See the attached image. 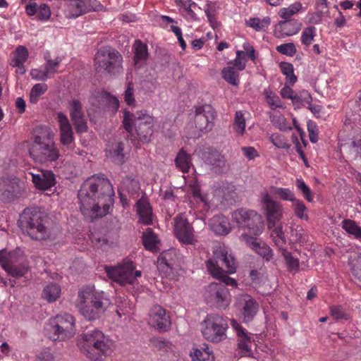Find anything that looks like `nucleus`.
Here are the masks:
<instances>
[{
    "instance_id": "nucleus-1",
    "label": "nucleus",
    "mask_w": 361,
    "mask_h": 361,
    "mask_svg": "<svg viewBox=\"0 0 361 361\" xmlns=\"http://www.w3.org/2000/svg\"><path fill=\"white\" fill-rule=\"evenodd\" d=\"M113 185L104 174L88 178L82 184L78 197L82 214L90 219L107 214L114 203Z\"/></svg>"
},
{
    "instance_id": "nucleus-2",
    "label": "nucleus",
    "mask_w": 361,
    "mask_h": 361,
    "mask_svg": "<svg viewBox=\"0 0 361 361\" xmlns=\"http://www.w3.org/2000/svg\"><path fill=\"white\" fill-rule=\"evenodd\" d=\"M27 149L30 158L39 164L53 162L59 157V150L54 142V133L47 126L35 128Z\"/></svg>"
},
{
    "instance_id": "nucleus-3",
    "label": "nucleus",
    "mask_w": 361,
    "mask_h": 361,
    "mask_svg": "<svg viewBox=\"0 0 361 361\" xmlns=\"http://www.w3.org/2000/svg\"><path fill=\"white\" fill-rule=\"evenodd\" d=\"M20 225L30 238L39 241L53 240L59 232L57 227L50 226L47 215L37 207L25 209Z\"/></svg>"
},
{
    "instance_id": "nucleus-4",
    "label": "nucleus",
    "mask_w": 361,
    "mask_h": 361,
    "mask_svg": "<svg viewBox=\"0 0 361 361\" xmlns=\"http://www.w3.org/2000/svg\"><path fill=\"white\" fill-rule=\"evenodd\" d=\"M77 345L80 352L92 361H103L115 350L114 341L98 329L80 334Z\"/></svg>"
},
{
    "instance_id": "nucleus-5",
    "label": "nucleus",
    "mask_w": 361,
    "mask_h": 361,
    "mask_svg": "<svg viewBox=\"0 0 361 361\" xmlns=\"http://www.w3.org/2000/svg\"><path fill=\"white\" fill-rule=\"evenodd\" d=\"M206 267L209 274L223 282L225 286L237 287V281L227 275V274L235 272L237 264L235 258L228 252L226 247H216L213 250V258L206 262Z\"/></svg>"
},
{
    "instance_id": "nucleus-6",
    "label": "nucleus",
    "mask_w": 361,
    "mask_h": 361,
    "mask_svg": "<svg viewBox=\"0 0 361 361\" xmlns=\"http://www.w3.org/2000/svg\"><path fill=\"white\" fill-rule=\"evenodd\" d=\"M156 122L155 117L145 109L135 113L125 111L123 114V125L125 130L132 137L144 143L151 141Z\"/></svg>"
},
{
    "instance_id": "nucleus-7",
    "label": "nucleus",
    "mask_w": 361,
    "mask_h": 361,
    "mask_svg": "<svg viewBox=\"0 0 361 361\" xmlns=\"http://www.w3.org/2000/svg\"><path fill=\"white\" fill-rule=\"evenodd\" d=\"M228 324L226 319L218 314H207L200 324L203 338L211 343H219L227 338Z\"/></svg>"
},
{
    "instance_id": "nucleus-8",
    "label": "nucleus",
    "mask_w": 361,
    "mask_h": 361,
    "mask_svg": "<svg viewBox=\"0 0 361 361\" xmlns=\"http://www.w3.org/2000/svg\"><path fill=\"white\" fill-rule=\"evenodd\" d=\"M47 331L53 341L68 340L75 334V319L68 313L59 314L49 319Z\"/></svg>"
},
{
    "instance_id": "nucleus-9",
    "label": "nucleus",
    "mask_w": 361,
    "mask_h": 361,
    "mask_svg": "<svg viewBox=\"0 0 361 361\" xmlns=\"http://www.w3.org/2000/svg\"><path fill=\"white\" fill-rule=\"evenodd\" d=\"M94 62L97 72L115 75L123 71V56L114 49L105 48L98 50Z\"/></svg>"
},
{
    "instance_id": "nucleus-10",
    "label": "nucleus",
    "mask_w": 361,
    "mask_h": 361,
    "mask_svg": "<svg viewBox=\"0 0 361 361\" xmlns=\"http://www.w3.org/2000/svg\"><path fill=\"white\" fill-rule=\"evenodd\" d=\"M0 265L8 275L16 278L23 276L29 270L28 260L19 249L11 252L1 250Z\"/></svg>"
},
{
    "instance_id": "nucleus-11",
    "label": "nucleus",
    "mask_w": 361,
    "mask_h": 361,
    "mask_svg": "<svg viewBox=\"0 0 361 361\" xmlns=\"http://www.w3.org/2000/svg\"><path fill=\"white\" fill-rule=\"evenodd\" d=\"M135 269L134 263L130 260H125L116 267L104 266L107 276L121 286L133 284L137 278L141 276V271H135Z\"/></svg>"
},
{
    "instance_id": "nucleus-12",
    "label": "nucleus",
    "mask_w": 361,
    "mask_h": 361,
    "mask_svg": "<svg viewBox=\"0 0 361 361\" xmlns=\"http://www.w3.org/2000/svg\"><path fill=\"white\" fill-rule=\"evenodd\" d=\"M232 219L240 226L247 228L254 235H259L264 231L262 217L255 210L237 209L232 213Z\"/></svg>"
},
{
    "instance_id": "nucleus-13",
    "label": "nucleus",
    "mask_w": 361,
    "mask_h": 361,
    "mask_svg": "<svg viewBox=\"0 0 361 361\" xmlns=\"http://www.w3.org/2000/svg\"><path fill=\"white\" fill-rule=\"evenodd\" d=\"M259 203L268 228L280 222L283 216V207L280 202L274 200L267 191H263L260 194Z\"/></svg>"
},
{
    "instance_id": "nucleus-14",
    "label": "nucleus",
    "mask_w": 361,
    "mask_h": 361,
    "mask_svg": "<svg viewBox=\"0 0 361 361\" xmlns=\"http://www.w3.org/2000/svg\"><path fill=\"white\" fill-rule=\"evenodd\" d=\"M204 298L207 304L214 305L219 310H226L231 302L229 290L224 285L214 282L206 288Z\"/></svg>"
},
{
    "instance_id": "nucleus-15",
    "label": "nucleus",
    "mask_w": 361,
    "mask_h": 361,
    "mask_svg": "<svg viewBox=\"0 0 361 361\" xmlns=\"http://www.w3.org/2000/svg\"><path fill=\"white\" fill-rule=\"evenodd\" d=\"M233 306L239 312L240 317L244 323L251 322L259 308L257 300L247 293H240L236 295Z\"/></svg>"
},
{
    "instance_id": "nucleus-16",
    "label": "nucleus",
    "mask_w": 361,
    "mask_h": 361,
    "mask_svg": "<svg viewBox=\"0 0 361 361\" xmlns=\"http://www.w3.org/2000/svg\"><path fill=\"white\" fill-rule=\"evenodd\" d=\"M173 232L176 238L182 244L194 245L198 241L193 226L183 214L173 219Z\"/></svg>"
},
{
    "instance_id": "nucleus-17",
    "label": "nucleus",
    "mask_w": 361,
    "mask_h": 361,
    "mask_svg": "<svg viewBox=\"0 0 361 361\" xmlns=\"http://www.w3.org/2000/svg\"><path fill=\"white\" fill-rule=\"evenodd\" d=\"M95 0H64L61 11L68 19H75L94 10Z\"/></svg>"
},
{
    "instance_id": "nucleus-18",
    "label": "nucleus",
    "mask_w": 361,
    "mask_h": 361,
    "mask_svg": "<svg viewBox=\"0 0 361 361\" xmlns=\"http://www.w3.org/2000/svg\"><path fill=\"white\" fill-rule=\"evenodd\" d=\"M78 298L80 300H85L87 304L90 300V305L102 314L110 303L104 291L97 290L91 286H87L81 289L78 293Z\"/></svg>"
},
{
    "instance_id": "nucleus-19",
    "label": "nucleus",
    "mask_w": 361,
    "mask_h": 361,
    "mask_svg": "<svg viewBox=\"0 0 361 361\" xmlns=\"http://www.w3.org/2000/svg\"><path fill=\"white\" fill-rule=\"evenodd\" d=\"M215 115V110L211 105L204 104L196 107L194 120L196 128L202 133L212 130Z\"/></svg>"
},
{
    "instance_id": "nucleus-20",
    "label": "nucleus",
    "mask_w": 361,
    "mask_h": 361,
    "mask_svg": "<svg viewBox=\"0 0 361 361\" xmlns=\"http://www.w3.org/2000/svg\"><path fill=\"white\" fill-rule=\"evenodd\" d=\"M231 325L233 330L235 331L238 337L237 348L239 351V353L241 355V356H252V334L233 319L231 321Z\"/></svg>"
},
{
    "instance_id": "nucleus-21",
    "label": "nucleus",
    "mask_w": 361,
    "mask_h": 361,
    "mask_svg": "<svg viewBox=\"0 0 361 361\" xmlns=\"http://www.w3.org/2000/svg\"><path fill=\"white\" fill-rule=\"evenodd\" d=\"M198 155L204 163L216 173L221 172L226 166L225 157L214 148L204 147Z\"/></svg>"
},
{
    "instance_id": "nucleus-22",
    "label": "nucleus",
    "mask_w": 361,
    "mask_h": 361,
    "mask_svg": "<svg viewBox=\"0 0 361 361\" xmlns=\"http://www.w3.org/2000/svg\"><path fill=\"white\" fill-rule=\"evenodd\" d=\"M149 324L159 331H167L171 326L165 309L159 305L153 306L149 313Z\"/></svg>"
},
{
    "instance_id": "nucleus-23",
    "label": "nucleus",
    "mask_w": 361,
    "mask_h": 361,
    "mask_svg": "<svg viewBox=\"0 0 361 361\" xmlns=\"http://www.w3.org/2000/svg\"><path fill=\"white\" fill-rule=\"evenodd\" d=\"M56 115L59 126L60 142L63 146L71 149L75 145L72 126L67 116L63 112H58Z\"/></svg>"
},
{
    "instance_id": "nucleus-24",
    "label": "nucleus",
    "mask_w": 361,
    "mask_h": 361,
    "mask_svg": "<svg viewBox=\"0 0 361 361\" xmlns=\"http://www.w3.org/2000/svg\"><path fill=\"white\" fill-rule=\"evenodd\" d=\"M36 189L39 190H48L56 184L54 173L49 170H41L37 173H30Z\"/></svg>"
},
{
    "instance_id": "nucleus-25",
    "label": "nucleus",
    "mask_w": 361,
    "mask_h": 361,
    "mask_svg": "<svg viewBox=\"0 0 361 361\" xmlns=\"http://www.w3.org/2000/svg\"><path fill=\"white\" fill-rule=\"evenodd\" d=\"M301 23L295 20H283L280 21L274 29L276 37H285L297 34L300 30Z\"/></svg>"
},
{
    "instance_id": "nucleus-26",
    "label": "nucleus",
    "mask_w": 361,
    "mask_h": 361,
    "mask_svg": "<svg viewBox=\"0 0 361 361\" xmlns=\"http://www.w3.org/2000/svg\"><path fill=\"white\" fill-rule=\"evenodd\" d=\"M176 253L175 250H168L161 252L157 259V269L164 275L172 272L176 264Z\"/></svg>"
},
{
    "instance_id": "nucleus-27",
    "label": "nucleus",
    "mask_w": 361,
    "mask_h": 361,
    "mask_svg": "<svg viewBox=\"0 0 361 361\" xmlns=\"http://www.w3.org/2000/svg\"><path fill=\"white\" fill-rule=\"evenodd\" d=\"M25 13L29 16L37 14V18L42 22L48 21L51 15L50 7L46 4H41L39 6L35 2L30 3L25 7Z\"/></svg>"
},
{
    "instance_id": "nucleus-28",
    "label": "nucleus",
    "mask_w": 361,
    "mask_h": 361,
    "mask_svg": "<svg viewBox=\"0 0 361 361\" xmlns=\"http://www.w3.org/2000/svg\"><path fill=\"white\" fill-rule=\"evenodd\" d=\"M133 51L135 67L140 68L146 64L149 57L147 45L140 39H136L133 44Z\"/></svg>"
},
{
    "instance_id": "nucleus-29",
    "label": "nucleus",
    "mask_w": 361,
    "mask_h": 361,
    "mask_svg": "<svg viewBox=\"0 0 361 361\" xmlns=\"http://www.w3.org/2000/svg\"><path fill=\"white\" fill-rule=\"evenodd\" d=\"M29 53L27 49L22 45L16 47L13 53V56L10 62V65L17 68L16 72L20 75L25 73L26 71L24 63L28 59Z\"/></svg>"
},
{
    "instance_id": "nucleus-30",
    "label": "nucleus",
    "mask_w": 361,
    "mask_h": 361,
    "mask_svg": "<svg viewBox=\"0 0 361 361\" xmlns=\"http://www.w3.org/2000/svg\"><path fill=\"white\" fill-rule=\"evenodd\" d=\"M18 188L17 183L10 178H0V200L3 202H11L16 197Z\"/></svg>"
},
{
    "instance_id": "nucleus-31",
    "label": "nucleus",
    "mask_w": 361,
    "mask_h": 361,
    "mask_svg": "<svg viewBox=\"0 0 361 361\" xmlns=\"http://www.w3.org/2000/svg\"><path fill=\"white\" fill-rule=\"evenodd\" d=\"M209 226L211 230L217 235H226L231 231L228 219L223 215H216L210 219Z\"/></svg>"
},
{
    "instance_id": "nucleus-32",
    "label": "nucleus",
    "mask_w": 361,
    "mask_h": 361,
    "mask_svg": "<svg viewBox=\"0 0 361 361\" xmlns=\"http://www.w3.org/2000/svg\"><path fill=\"white\" fill-rule=\"evenodd\" d=\"M136 207L140 216L139 222L150 225L152 223V210L149 203L146 200L140 199L137 202Z\"/></svg>"
},
{
    "instance_id": "nucleus-33",
    "label": "nucleus",
    "mask_w": 361,
    "mask_h": 361,
    "mask_svg": "<svg viewBox=\"0 0 361 361\" xmlns=\"http://www.w3.org/2000/svg\"><path fill=\"white\" fill-rule=\"evenodd\" d=\"M175 4L180 7V9H183L185 12L184 18L187 20L197 21L199 20L194 8L201 9V8L195 2L192 0H175Z\"/></svg>"
},
{
    "instance_id": "nucleus-34",
    "label": "nucleus",
    "mask_w": 361,
    "mask_h": 361,
    "mask_svg": "<svg viewBox=\"0 0 361 361\" xmlns=\"http://www.w3.org/2000/svg\"><path fill=\"white\" fill-rule=\"evenodd\" d=\"M77 307L80 313L87 320L93 321L99 319L102 314L91 305H88L85 300L78 299Z\"/></svg>"
},
{
    "instance_id": "nucleus-35",
    "label": "nucleus",
    "mask_w": 361,
    "mask_h": 361,
    "mask_svg": "<svg viewBox=\"0 0 361 361\" xmlns=\"http://www.w3.org/2000/svg\"><path fill=\"white\" fill-rule=\"evenodd\" d=\"M175 164L183 173H188L190 168L193 166L191 155L183 149H180L176 157Z\"/></svg>"
},
{
    "instance_id": "nucleus-36",
    "label": "nucleus",
    "mask_w": 361,
    "mask_h": 361,
    "mask_svg": "<svg viewBox=\"0 0 361 361\" xmlns=\"http://www.w3.org/2000/svg\"><path fill=\"white\" fill-rule=\"evenodd\" d=\"M142 242L146 250L152 252H157L158 251L159 240L152 228H147L142 233Z\"/></svg>"
},
{
    "instance_id": "nucleus-37",
    "label": "nucleus",
    "mask_w": 361,
    "mask_h": 361,
    "mask_svg": "<svg viewBox=\"0 0 361 361\" xmlns=\"http://www.w3.org/2000/svg\"><path fill=\"white\" fill-rule=\"evenodd\" d=\"M239 72L240 71L237 70L236 68L232 67L228 64L227 66L221 70V74L222 78L227 83L235 87H238L240 85Z\"/></svg>"
},
{
    "instance_id": "nucleus-38",
    "label": "nucleus",
    "mask_w": 361,
    "mask_h": 361,
    "mask_svg": "<svg viewBox=\"0 0 361 361\" xmlns=\"http://www.w3.org/2000/svg\"><path fill=\"white\" fill-rule=\"evenodd\" d=\"M61 293V287L56 283H51L44 287L42 297L48 302H53L60 298Z\"/></svg>"
},
{
    "instance_id": "nucleus-39",
    "label": "nucleus",
    "mask_w": 361,
    "mask_h": 361,
    "mask_svg": "<svg viewBox=\"0 0 361 361\" xmlns=\"http://www.w3.org/2000/svg\"><path fill=\"white\" fill-rule=\"evenodd\" d=\"M269 120L272 125L281 131H288L293 129L285 116L280 112L269 114Z\"/></svg>"
},
{
    "instance_id": "nucleus-40",
    "label": "nucleus",
    "mask_w": 361,
    "mask_h": 361,
    "mask_svg": "<svg viewBox=\"0 0 361 361\" xmlns=\"http://www.w3.org/2000/svg\"><path fill=\"white\" fill-rule=\"evenodd\" d=\"M341 226L348 234L361 242V226H360L355 221L351 219H344L341 222Z\"/></svg>"
},
{
    "instance_id": "nucleus-41",
    "label": "nucleus",
    "mask_w": 361,
    "mask_h": 361,
    "mask_svg": "<svg viewBox=\"0 0 361 361\" xmlns=\"http://www.w3.org/2000/svg\"><path fill=\"white\" fill-rule=\"evenodd\" d=\"M204 345L205 348L202 350L194 348L193 351L190 353L192 361H214V355L209 351L208 345L207 344Z\"/></svg>"
},
{
    "instance_id": "nucleus-42",
    "label": "nucleus",
    "mask_w": 361,
    "mask_h": 361,
    "mask_svg": "<svg viewBox=\"0 0 361 361\" xmlns=\"http://www.w3.org/2000/svg\"><path fill=\"white\" fill-rule=\"evenodd\" d=\"M269 189L270 192L273 195L282 200L293 202L296 199L294 192L288 188H281L271 185Z\"/></svg>"
},
{
    "instance_id": "nucleus-43",
    "label": "nucleus",
    "mask_w": 361,
    "mask_h": 361,
    "mask_svg": "<svg viewBox=\"0 0 361 361\" xmlns=\"http://www.w3.org/2000/svg\"><path fill=\"white\" fill-rule=\"evenodd\" d=\"M269 141L276 148L288 150L290 147L287 137L281 133H274L269 135Z\"/></svg>"
},
{
    "instance_id": "nucleus-44",
    "label": "nucleus",
    "mask_w": 361,
    "mask_h": 361,
    "mask_svg": "<svg viewBox=\"0 0 361 361\" xmlns=\"http://www.w3.org/2000/svg\"><path fill=\"white\" fill-rule=\"evenodd\" d=\"M246 25L253 28L255 30L264 31L266 30L271 23L269 17H264L262 19L259 18H251L246 21Z\"/></svg>"
},
{
    "instance_id": "nucleus-45",
    "label": "nucleus",
    "mask_w": 361,
    "mask_h": 361,
    "mask_svg": "<svg viewBox=\"0 0 361 361\" xmlns=\"http://www.w3.org/2000/svg\"><path fill=\"white\" fill-rule=\"evenodd\" d=\"M316 35L317 30L315 27L309 26L303 29L300 36V41L305 49L310 47L314 42Z\"/></svg>"
},
{
    "instance_id": "nucleus-46",
    "label": "nucleus",
    "mask_w": 361,
    "mask_h": 361,
    "mask_svg": "<svg viewBox=\"0 0 361 361\" xmlns=\"http://www.w3.org/2000/svg\"><path fill=\"white\" fill-rule=\"evenodd\" d=\"M268 228L271 231V236L276 245L283 246L286 244V239L281 224L278 223L274 226Z\"/></svg>"
},
{
    "instance_id": "nucleus-47",
    "label": "nucleus",
    "mask_w": 361,
    "mask_h": 361,
    "mask_svg": "<svg viewBox=\"0 0 361 361\" xmlns=\"http://www.w3.org/2000/svg\"><path fill=\"white\" fill-rule=\"evenodd\" d=\"M264 95L266 99V102L269 104V107L271 109H275L276 108L284 109L282 102L281 101L279 97L275 94L271 89H265L264 90Z\"/></svg>"
},
{
    "instance_id": "nucleus-48",
    "label": "nucleus",
    "mask_w": 361,
    "mask_h": 361,
    "mask_svg": "<svg viewBox=\"0 0 361 361\" xmlns=\"http://www.w3.org/2000/svg\"><path fill=\"white\" fill-rule=\"evenodd\" d=\"M279 67L281 73L286 75V83L293 85L297 81V77L294 74L293 64L288 62H281Z\"/></svg>"
},
{
    "instance_id": "nucleus-49",
    "label": "nucleus",
    "mask_w": 361,
    "mask_h": 361,
    "mask_svg": "<svg viewBox=\"0 0 361 361\" xmlns=\"http://www.w3.org/2000/svg\"><path fill=\"white\" fill-rule=\"evenodd\" d=\"M302 4L299 1L290 4L287 8H282L279 11V16L284 20H291V17L302 9Z\"/></svg>"
},
{
    "instance_id": "nucleus-50",
    "label": "nucleus",
    "mask_w": 361,
    "mask_h": 361,
    "mask_svg": "<svg viewBox=\"0 0 361 361\" xmlns=\"http://www.w3.org/2000/svg\"><path fill=\"white\" fill-rule=\"evenodd\" d=\"M329 313L335 320H348L350 318V313L342 305H331L329 307Z\"/></svg>"
},
{
    "instance_id": "nucleus-51",
    "label": "nucleus",
    "mask_w": 361,
    "mask_h": 361,
    "mask_svg": "<svg viewBox=\"0 0 361 361\" xmlns=\"http://www.w3.org/2000/svg\"><path fill=\"white\" fill-rule=\"evenodd\" d=\"M245 118L242 111H236L233 121V128L236 134L243 135L245 131Z\"/></svg>"
},
{
    "instance_id": "nucleus-52",
    "label": "nucleus",
    "mask_w": 361,
    "mask_h": 361,
    "mask_svg": "<svg viewBox=\"0 0 361 361\" xmlns=\"http://www.w3.org/2000/svg\"><path fill=\"white\" fill-rule=\"evenodd\" d=\"M48 90V86L45 83H37L31 89L30 92V102L32 104H36L39 97L44 94Z\"/></svg>"
},
{
    "instance_id": "nucleus-53",
    "label": "nucleus",
    "mask_w": 361,
    "mask_h": 361,
    "mask_svg": "<svg viewBox=\"0 0 361 361\" xmlns=\"http://www.w3.org/2000/svg\"><path fill=\"white\" fill-rule=\"evenodd\" d=\"M281 252L286 261L288 270L298 271L300 265L298 259L294 257L292 253L285 248L281 249Z\"/></svg>"
},
{
    "instance_id": "nucleus-54",
    "label": "nucleus",
    "mask_w": 361,
    "mask_h": 361,
    "mask_svg": "<svg viewBox=\"0 0 361 361\" xmlns=\"http://www.w3.org/2000/svg\"><path fill=\"white\" fill-rule=\"evenodd\" d=\"M69 111L71 119L85 116L82 104L77 99H73L69 102Z\"/></svg>"
},
{
    "instance_id": "nucleus-55",
    "label": "nucleus",
    "mask_w": 361,
    "mask_h": 361,
    "mask_svg": "<svg viewBox=\"0 0 361 361\" xmlns=\"http://www.w3.org/2000/svg\"><path fill=\"white\" fill-rule=\"evenodd\" d=\"M247 59L245 57V53L241 50L236 51V56L233 61L228 64L232 67L236 68L237 70L242 71L246 67Z\"/></svg>"
},
{
    "instance_id": "nucleus-56",
    "label": "nucleus",
    "mask_w": 361,
    "mask_h": 361,
    "mask_svg": "<svg viewBox=\"0 0 361 361\" xmlns=\"http://www.w3.org/2000/svg\"><path fill=\"white\" fill-rule=\"evenodd\" d=\"M292 206L294 209V214L298 218L305 221L308 220L309 217L306 214L307 209L302 200L295 199L292 202Z\"/></svg>"
},
{
    "instance_id": "nucleus-57",
    "label": "nucleus",
    "mask_w": 361,
    "mask_h": 361,
    "mask_svg": "<svg viewBox=\"0 0 361 361\" xmlns=\"http://www.w3.org/2000/svg\"><path fill=\"white\" fill-rule=\"evenodd\" d=\"M256 253L262 257L265 260L269 261L273 257L272 250L265 243L259 241L253 250Z\"/></svg>"
},
{
    "instance_id": "nucleus-58",
    "label": "nucleus",
    "mask_w": 361,
    "mask_h": 361,
    "mask_svg": "<svg viewBox=\"0 0 361 361\" xmlns=\"http://www.w3.org/2000/svg\"><path fill=\"white\" fill-rule=\"evenodd\" d=\"M123 147L122 143H118L113 149L106 150V156L113 159L118 164H122L124 160V154H123Z\"/></svg>"
},
{
    "instance_id": "nucleus-59",
    "label": "nucleus",
    "mask_w": 361,
    "mask_h": 361,
    "mask_svg": "<svg viewBox=\"0 0 361 361\" xmlns=\"http://www.w3.org/2000/svg\"><path fill=\"white\" fill-rule=\"evenodd\" d=\"M216 4L211 1H207L204 7V13L208 19V21L212 27H214L216 24Z\"/></svg>"
},
{
    "instance_id": "nucleus-60",
    "label": "nucleus",
    "mask_w": 361,
    "mask_h": 361,
    "mask_svg": "<svg viewBox=\"0 0 361 361\" xmlns=\"http://www.w3.org/2000/svg\"><path fill=\"white\" fill-rule=\"evenodd\" d=\"M121 188L127 190L129 193H133L139 190L140 184L138 180L127 176L122 180Z\"/></svg>"
},
{
    "instance_id": "nucleus-61",
    "label": "nucleus",
    "mask_w": 361,
    "mask_h": 361,
    "mask_svg": "<svg viewBox=\"0 0 361 361\" xmlns=\"http://www.w3.org/2000/svg\"><path fill=\"white\" fill-rule=\"evenodd\" d=\"M351 272L357 284L361 286V255L351 261Z\"/></svg>"
},
{
    "instance_id": "nucleus-62",
    "label": "nucleus",
    "mask_w": 361,
    "mask_h": 361,
    "mask_svg": "<svg viewBox=\"0 0 361 361\" xmlns=\"http://www.w3.org/2000/svg\"><path fill=\"white\" fill-rule=\"evenodd\" d=\"M296 187L298 190L302 192L307 201L309 202H312L313 201V195L311 190L302 178H298L296 180Z\"/></svg>"
},
{
    "instance_id": "nucleus-63",
    "label": "nucleus",
    "mask_w": 361,
    "mask_h": 361,
    "mask_svg": "<svg viewBox=\"0 0 361 361\" xmlns=\"http://www.w3.org/2000/svg\"><path fill=\"white\" fill-rule=\"evenodd\" d=\"M276 50L288 56H293L297 52L296 47L293 42L281 44L276 47Z\"/></svg>"
},
{
    "instance_id": "nucleus-64",
    "label": "nucleus",
    "mask_w": 361,
    "mask_h": 361,
    "mask_svg": "<svg viewBox=\"0 0 361 361\" xmlns=\"http://www.w3.org/2000/svg\"><path fill=\"white\" fill-rule=\"evenodd\" d=\"M123 99L127 105L135 106L136 101L134 97L133 83L129 82L123 94Z\"/></svg>"
}]
</instances>
